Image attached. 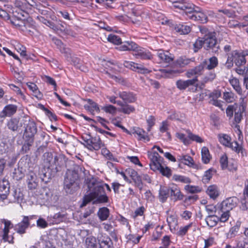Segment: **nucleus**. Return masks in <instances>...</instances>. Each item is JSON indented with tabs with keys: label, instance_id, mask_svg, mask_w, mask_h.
I'll list each match as a JSON object with an SVG mask.
<instances>
[{
	"label": "nucleus",
	"instance_id": "nucleus-63",
	"mask_svg": "<svg viewBox=\"0 0 248 248\" xmlns=\"http://www.w3.org/2000/svg\"><path fill=\"white\" fill-rule=\"evenodd\" d=\"M59 49L62 53L64 54L67 60L72 58L71 50L69 48L66 47L65 45H63L62 47H60Z\"/></svg>",
	"mask_w": 248,
	"mask_h": 248
},
{
	"label": "nucleus",
	"instance_id": "nucleus-11",
	"mask_svg": "<svg viewBox=\"0 0 248 248\" xmlns=\"http://www.w3.org/2000/svg\"><path fill=\"white\" fill-rule=\"evenodd\" d=\"M238 202V199L236 197H230L224 200L220 205L225 212L230 211L235 207Z\"/></svg>",
	"mask_w": 248,
	"mask_h": 248
},
{
	"label": "nucleus",
	"instance_id": "nucleus-34",
	"mask_svg": "<svg viewBox=\"0 0 248 248\" xmlns=\"http://www.w3.org/2000/svg\"><path fill=\"white\" fill-rule=\"evenodd\" d=\"M1 222L4 224L3 239L5 241H8L11 242V241L8 240V232L9 228L12 227L11 226L12 225V224L10 221L6 220L4 219L1 220Z\"/></svg>",
	"mask_w": 248,
	"mask_h": 248
},
{
	"label": "nucleus",
	"instance_id": "nucleus-22",
	"mask_svg": "<svg viewBox=\"0 0 248 248\" xmlns=\"http://www.w3.org/2000/svg\"><path fill=\"white\" fill-rule=\"evenodd\" d=\"M119 97L121 98L124 103H133L136 100L135 95L131 92H119L118 93Z\"/></svg>",
	"mask_w": 248,
	"mask_h": 248
},
{
	"label": "nucleus",
	"instance_id": "nucleus-40",
	"mask_svg": "<svg viewBox=\"0 0 248 248\" xmlns=\"http://www.w3.org/2000/svg\"><path fill=\"white\" fill-rule=\"evenodd\" d=\"M228 147L237 153H241L242 156H244L246 155L245 150L237 141H235L230 143Z\"/></svg>",
	"mask_w": 248,
	"mask_h": 248
},
{
	"label": "nucleus",
	"instance_id": "nucleus-7",
	"mask_svg": "<svg viewBox=\"0 0 248 248\" xmlns=\"http://www.w3.org/2000/svg\"><path fill=\"white\" fill-rule=\"evenodd\" d=\"M191 10L186 9L184 11L187 17L193 20L198 21L201 23H204L207 21V16L202 11L201 8L196 6L192 3Z\"/></svg>",
	"mask_w": 248,
	"mask_h": 248
},
{
	"label": "nucleus",
	"instance_id": "nucleus-29",
	"mask_svg": "<svg viewBox=\"0 0 248 248\" xmlns=\"http://www.w3.org/2000/svg\"><path fill=\"white\" fill-rule=\"evenodd\" d=\"M23 199V194L20 189H15L10 196L9 201L11 202H19Z\"/></svg>",
	"mask_w": 248,
	"mask_h": 248
},
{
	"label": "nucleus",
	"instance_id": "nucleus-19",
	"mask_svg": "<svg viewBox=\"0 0 248 248\" xmlns=\"http://www.w3.org/2000/svg\"><path fill=\"white\" fill-rule=\"evenodd\" d=\"M29 225V217L24 216L22 221L16 225L15 230L17 233L22 234L26 232V230L28 228Z\"/></svg>",
	"mask_w": 248,
	"mask_h": 248
},
{
	"label": "nucleus",
	"instance_id": "nucleus-56",
	"mask_svg": "<svg viewBox=\"0 0 248 248\" xmlns=\"http://www.w3.org/2000/svg\"><path fill=\"white\" fill-rule=\"evenodd\" d=\"M107 39L108 41L115 45H122V44L121 38L115 34H109Z\"/></svg>",
	"mask_w": 248,
	"mask_h": 248
},
{
	"label": "nucleus",
	"instance_id": "nucleus-47",
	"mask_svg": "<svg viewBox=\"0 0 248 248\" xmlns=\"http://www.w3.org/2000/svg\"><path fill=\"white\" fill-rule=\"evenodd\" d=\"M204 61H206L207 62V65L205 67L208 70H211L217 66L218 64V60L216 57L213 56L209 58L208 60L205 59Z\"/></svg>",
	"mask_w": 248,
	"mask_h": 248
},
{
	"label": "nucleus",
	"instance_id": "nucleus-61",
	"mask_svg": "<svg viewBox=\"0 0 248 248\" xmlns=\"http://www.w3.org/2000/svg\"><path fill=\"white\" fill-rule=\"evenodd\" d=\"M132 179L134 182L135 186H137L139 188V189L141 190L143 186V183L142 182L141 175L138 174Z\"/></svg>",
	"mask_w": 248,
	"mask_h": 248
},
{
	"label": "nucleus",
	"instance_id": "nucleus-28",
	"mask_svg": "<svg viewBox=\"0 0 248 248\" xmlns=\"http://www.w3.org/2000/svg\"><path fill=\"white\" fill-rule=\"evenodd\" d=\"M17 107L14 105H8L5 106L3 110L0 113V117L4 118L6 116H11L16 113Z\"/></svg>",
	"mask_w": 248,
	"mask_h": 248
},
{
	"label": "nucleus",
	"instance_id": "nucleus-5",
	"mask_svg": "<svg viewBox=\"0 0 248 248\" xmlns=\"http://www.w3.org/2000/svg\"><path fill=\"white\" fill-rule=\"evenodd\" d=\"M203 47L204 49L212 53H217L219 48L215 32H208L203 35Z\"/></svg>",
	"mask_w": 248,
	"mask_h": 248
},
{
	"label": "nucleus",
	"instance_id": "nucleus-30",
	"mask_svg": "<svg viewBox=\"0 0 248 248\" xmlns=\"http://www.w3.org/2000/svg\"><path fill=\"white\" fill-rule=\"evenodd\" d=\"M220 166L222 170H225L227 168L230 171H236L237 170L236 167H233V168L231 167V163H228V157L226 155L224 154L222 155L220 158Z\"/></svg>",
	"mask_w": 248,
	"mask_h": 248
},
{
	"label": "nucleus",
	"instance_id": "nucleus-64",
	"mask_svg": "<svg viewBox=\"0 0 248 248\" xmlns=\"http://www.w3.org/2000/svg\"><path fill=\"white\" fill-rule=\"evenodd\" d=\"M185 189L189 193H196L201 191V188L198 186H194L190 185H186L185 186Z\"/></svg>",
	"mask_w": 248,
	"mask_h": 248
},
{
	"label": "nucleus",
	"instance_id": "nucleus-13",
	"mask_svg": "<svg viewBox=\"0 0 248 248\" xmlns=\"http://www.w3.org/2000/svg\"><path fill=\"white\" fill-rule=\"evenodd\" d=\"M133 55L136 58L142 60H151L153 58V55L149 51L139 46L133 53Z\"/></svg>",
	"mask_w": 248,
	"mask_h": 248
},
{
	"label": "nucleus",
	"instance_id": "nucleus-23",
	"mask_svg": "<svg viewBox=\"0 0 248 248\" xmlns=\"http://www.w3.org/2000/svg\"><path fill=\"white\" fill-rule=\"evenodd\" d=\"M128 103H124L119 100L118 105L120 107L118 109L119 111L125 114H129L131 113L134 112L135 111V108L134 106L129 105Z\"/></svg>",
	"mask_w": 248,
	"mask_h": 248
},
{
	"label": "nucleus",
	"instance_id": "nucleus-36",
	"mask_svg": "<svg viewBox=\"0 0 248 248\" xmlns=\"http://www.w3.org/2000/svg\"><path fill=\"white\" fill-rule=\"evenodd\" d=\"M23 160L24 162L25 161V160H24V159L22 158L20 161L18 163V168L17 169H15L14 170V171L13 173V177L14 179L16 180H20L24 176V172H22V170L24 171L23 169H22L21 168V166L19 165V163L22 161Z\"/></svg>",
	"mask_w": 248,
	"mask_h": 248
},
{
	"label": "nucleus",
	"instance_id": "nucleus-24",
	"mask_svg": "<svg viewBox=\"0 0 248 248\" xmlns=\"http://www.w3.org/2000/svg\"><path fill=\"white\" fill-rule=\"evenodd\" d=\"M157 55L162 62L166 63H170L173 61L174 59V56L173 54L168 51H164L162 50H159Z\"/></svg>",
	"mask_w": 248,
	"mask_h": 248
},
{
	"label": "nucleus",
	"instance_id": "nucleus-20",
	"mask_svg": "<svg viewBox=\"0 0 248 248\" xmlns=\"http://www.w3.org/2000/svg\"><path fill=\"white\" fill-rule=\"evenodd\" d=\"M35 28V22L32 18L29 17H27L23 25V27H22L21 31L24 32H28L31 35L33 33L32 31L33 29Z\"/></svg>",
	"mask_w": 248,
	"mask_h": 248
},
{
	"label": "nucleus",
	"instance_id": "nucleus-43",
	"mask_svg": "<svg viewBox=\"0 0 248 248\" xmlns=\"http://www.w3.org/2000/svg\"><path fill=\"white\" fill-rule=\"evenodd\" d=\"M112 245L113 243L109 237L99 240V248H111Z\"/></svg>",
	"mask_w": 248,
	"mask_h": 248
},
{
	"label": "nucleus",
	"instance_id": "nucleus-17",
	"mask_svg": "<svg viewBox=\"0 0 248 248\" xmlns=\"http://www.w3.org/2000/svg\"><path fill=\"white\" fill-rule=\"evenodd\" d=\"M173 7L185 11L186 9L191 10L193 6L192 3L186 0H171Z\"/></svg>",
	"mask_w": 248,
	"mask_h": 248
},
{
	"label": "nucleus",
	"instance_id": "nucleus-25",
	"mask_svg": "<svg viewBox=\"0 0 248 248\" xmlns=\"http://www.w3.org/2000/svg\"><path fill=\"white\" fill-rule=\"evenodd\" d=\"M55 167H56L55 172L59 170V168L64 165L67 160V158L65 155L62 154H58L54 156Z\"/></svg>",
	"mask_w": 248,
	"mask_h": 248
},
{
	"label": "nucleus",
	"instance_id": "nucleus-15",
	"mask_svg": "<svg viewBox=\"0 0 248 248\" xmlns=\"http://www.w3.org/2000/svg\"><path fill=\"white\" fill-rule=\"evenodd\" d=\"M10 185L9 181L5 178L0 180V197L4 200L7 198L9 193Z\"/></svg>",
	"mask_w": 248,
	"mask_h": 248
},
{
	"label": "nucleus",
	"instance_id": "nucleus-10",
	"mask_svg": "<svg viewBox=\"0 0 248 248\" xmlns=\"http://www.w3.org/2000/svg\"><path fill=\"white\" fill-rule=\"evenodd\" d=\"M234 58V62L237 66L245 65L246 63L245 56L248 55V50L244 51H238L234 50L232 51Z\"/></svg>",
	"mask_w": 248,
	"mask_h": 248
},
{
	"label": "nucleus",
	"instance_id": "nucleus-57",
	"mask_svg": "<svg viewBox=\"0 0 248 248\" xmlns=\"http://www.w3.org/2000/svg\"><path fill=\"white\" fill-rule=\"evenodd\" d=\"M172 179L175 181L181 182L186 184L191 183V180L188 177L179 175H174L172 177Z\"/></svg>",
	"mask_w": 248,
	"mask_h": 248
},
{
	"label": "nucleus",
	"instance_id": "nucleus-51",
	"mask_svg": "<svg viewBox=\"0 0 248 248\" xmlns=\"http://www.w3.org/2000/svg\"><path fill=\"white\" fill-rule=\"evenodd\" d=\"M133 71L137 72L141 74H148L151 71L145 68L143 65L135 62V64L133 66Z\"/></svg>",
	"mask_w": 248,
	"mask_h": 248
},
{
	"label": "nucleus",
	"instance_id": "nucleus-52",
	"mask_svg": "<svg viewBox=\"0 0 248 248\" xmlns=\"http://www.w3.org/2000/svg\"><path fill=\"white\" fill-rule=\"evenodd\" d=\"M230 83L233 87L235 91L239 94L242 95V90L240 86L239 80L233 78L230 80Z\"/></svg>",
	"mask_w": 248,
	"mask_h": 248
},
{
	"label": "nucleus",
	"instance_id": "nucleus-12",
	"mask_svg": "<svg viewBox=\"0 0 248 248\" xmlns=\"http://www.w3.org/2000/svg\"><path fill=\"white\" fill-rule=\"evenodd\" d=\"M206 65L207 62L206 61H203L198 66L188 69L186 73V76L188 78H191L194 76H199L202 75Z\"/></svg>",
	"mask_w": 248,
	"mask_h": 248
},
{
	"label": "nucleus",
	"instance_id": "nucleus-3",
	"mask_svg": "<svg viewBox=\"0 0 248 248\" xmlns=\"http://www.w3.org/2000/svg\"><path fill=\"white\" fill-rule=\"evenodd\" d=\"M19 165L27 174V183L29 188L31 190L35 189L38 186V182L37 176L33 171V164L30 159L26 158L25 161L22 160L19 163Z\"/></svg>",
	"mask_w": 248,
	"mask_h": 248
},
{
	"label": "nucleus",
	"instance_id": "nucleus-58",
	"mask_svg": "<svg viewBox=\"0 0 248 248\" xmlns=\"http://www.w3.org/2000/svg\"><path fill=\"white\" fill-rule=\"evenodd\" d=\"M159 170L163 176L168 178L171 175V170L168 167H164L161 165L160 168H158V170Z\"/></svg>",
	"mask_w": 248,
	"mask_h": 248
},
{
	"label": "nucleus",
	"instance_id": "nucleus-46",
	"mask_svg": "<svg viewBox=\"0 0 248 248\" xmlns=\"http://www.w3.org/2000/svg\"><path fill=\"white\" fill-rule=\"evenodd\" d=\"M206 192L210 197L213 199H216L219 195L217 187L215 185L209 186L207 189Z\"/></svg>",
	"mask_w": 248,
	"mask_h": 248
},
{
	"label": "nucleus",
	"instance_id": "nucleus-49",
	"mask_svg": "<svg viewBox=\"0 0 248 248\" xmlns=\"http://www.w3.org/2000/svg\"><path fill=\"white\" fill-rule=\"evenodd\" d=\"M202 158L204 164H207L209 162L211 156L208 149L206 147H203L201 151Z\"/></svg>",
	"mask_w": 248,
	"mask_h": 248
},
{
	"label": "nucleus",
	"instance_id": "nucleus-44",
	"mask_svg": "<svg viewBox=\"0 0 248 248\" xmlns=\"http://www.w3.org/2000/svg\"><path fill=\"white\" fill-rule=\"evenodd\" d=\"M18 120L16 118H12L7 123L8 128L12 131H16L18 128Z\"/></svg>",
	"mask_w": 248,
	"mask_h": 248
},
{
	"label": "nucleus",
	"instance_id": "nucleus-54",
	"mask_svg": "<svg viewBox=\"0 0 248 248\" xmlns=\"http://www.w3.org/2000/svg\"><path fill=\"white\" fill-rule=\"evenodd\" d=\"M220 207V205L216 206L211 204L206 206L205 209L208 215H216L218 214Z\"/></svg>",
	"mask_w": 248,
	"mask_h": 248
},
{
	"label": "nucleus",
	"instance_id": "nucleus-4",
	"mask_svg": "<svg viewBox=\"0 0 248 248\" xmlns=\"http://www.w3.org/2000/svg\"><path fill=\"white\" fill-rule=\"evenodd\" d=\"M22 123L25 128L24 139H29L30 141L34 140V135L37 130L35 123L29 117H25L22 120Z\"/></svg>",
	"mask_w": 248,
	"mask_h": 248
},
{
	"label": "nucleus",
	"instance_id": "nucleus-50",
	"mask_svg": "<svg viewBox=\"0 0 248 248\" xmlns=\"http://www.w3.org/2000/svg\"><path fill=\"white\" fill-rule=\"evenodd\" d=\"M178 160L181 163L189 166L193 164V159L189 155H180L178 157Z\"/></svg>",
	"mask_w": 248,
	"mask_h": 248
},
{
	"label": "nucleus",
	"instance_id": "nucleus-16",
	"mask_svg": "<svg viewBox=\"0 0 248 248\" xmlns=\"http://www.w3.org/2000/svg\"><path fill=\"white\" fill-rule=\"evenodd\" d=\"M14 6L17 8L16 11L17 12V14L19 13L22 17H27L28 16L27 10L28 9V4L26 2H23L19 0H16L14 1Z\"/></svg>",
	"mask_w": 248,
	"mask_h": 248
},
{
	"label": "nucleus",
	"instance_id": "nucleus-18",
	"mask_svg": "<svg viewBox=\"0 0 248 248\" xmlns=\"http://www.w3.org/2000/svg\"><path fill=\"white\" fill-rule=\"evenodd\" d=\"M16 11H13L14 16L12 18H10L9 21L16 29L21 30L22 27H23L24 23L26 19H21L22 16L19 15V13L16 15Z\"/></svg>",
	"mask_w": 248,
	"mask_h": 248
},
{
	"label": "nucleus",
	"instance_id": "nucleus-2",
	"mask_svg": "<svg viewBox=\"0 0 248 248\" xmlns=\"http://www.w3.org/2000/svg\"><path fill=\"white\" fill-rule=\"evenodd\" d=\"M82 171V168L77 164L73 165L72 170L68 169L64 180V189L67 194H72L79 188L78 180L79 172Z\"/></svg>",
	"mask_w": 248,
	"mask_h": 248
},
{
	"label": "nucleus",
	"instance_id": "nucleus-8",
	"mask_svg": "<svg viewBox=\"0 0 248 248\" xmlns=\"http://www.w3.org/2000/svg\"><path fill=\"white\" fill-rule=\"evenodd\" d=\"M149 157L150 159L151 162L150 166L151 170L156 171L160 168L163 160V158L159 155L156 152L150 153L148 154Z\"/></svg>",
	"mask_w": 248,
	"mask_h": 248
},
{
	"label": "nucleus",
	"instance_id": "nucleus-41",
	"mask_svg": "<svg viewBox=\"0 0 248 248\" xmlns=\"http://www.w3.org/2000/svg\"><path fill=\"white\" fill-rule=\"evenodd\" d=\"M97 215L101 221L106 220L109 217V210L106 207L100 208L97 212Z\"/></svg>",
	"mask_w": 248,
	"mask_h": 248
},
{
	"label": "nucleus",
	"instance_id": "nucleus-6",
	"mask_svg": "<svg viewBox=\"0 0 248 248\" xmlns=\"http://www.w3.org/2000/svg\"><path fill=\"white\" fill-rule=\"evenodd\" d=\"M84 146L90 151H98L104 146V143L98 136L91 137V135L82 136Z\"/></svg>",
	"mask_w": 248,
	"mask_h": 248
},
{
	"label": "nucleus",
	"instance_id": "nucleus-37",
	"mask_svg": "<svg viewBox=\"0 0 248 248\" xmlns=\"http://www.w3.org/2000/svg\"><path fill=\"white\" fill-rule=\"evenodd\" d=\"M207 225L210 227H213L217 225L219 221L217 215H208L205 219Z\"/></svg>",
	"mask_w": 248,
	"mask_h": 248
},
{
	"label": "nucleus",
	"instance_id": "nucleus-38",
	"mask_svg": "<svg viewBox=\"0 0 248 248\" xmlns=\"http://www.w3.org/2000/svg\"><path fill=\"white\" fill-rule=\"evenodd\" d=\"M133 134H137L140 140H142L144 141H149L150 140V138L147 133L140 128H137L135 129Z\"/></svg>",
	"mask_w": 248,
	"mask_h": 248
},
{
	"label": "nucleus",
	"instance_id": "nucleus-26",
	"mask_svg": "<svg viewBox=\"0 0 248 248\" xmlns=\"http://www.w3.org/2000/svg\"><path fill=\"white\" fill-rule=\"evenodd\" d=\"M245 110V107L243 104L235 105L234 108V121L236 123H239L241 122Z\"/></svg>",
	"mask_w": 248,
	"mask_h": 248
},
{
	"label": "nucleus",
	"instance_id": "nucleus-39",
	"mask_svg": "<svg viewBox=\"0 0 248 248\" xmlns=\"http://www.w3.org/2000/svg\"><path fill=\"white\" fill-rule=\"evenodd\" d=\"M87 102L89 103V105H85L84 106L85 109L88 110L91 113H93L94 111H100L99 108L96 103L90 99H88Z\"/></svg>",
	"mask_w": 248,
	"mask_h": 248
},
{
	"label": "nucleus",
	"instance_id": "nucleus-9",
	"mask_svg": "<svg viewBox=\"0 0 248 248\" xmlns=\"http://www.w3.org/2000/svg\"><path fill=\"white\" fill-rule=\"evenodd\" d=\"M43 158L45 167L55 172L56 167H55L54 156H53L52 154L50 152H46L44 154Z\"/></svg>",
	"mask_w": 248,
	"mask_h": 248
},
{
	"label": "nucleus",
	"instance_id": "nucleus-59",
	"mask_svg": "<svg viewBox=\"0 0 248 248\" xmlns=\"http://www.w3.org/2000/svg\"><path fill=\"white\" fill-rule=\"evenodd\" d=\"M219 140L220 142L225 146H229L230 145L231 138L226 134H223L222 136L219 135Z\"/></svg>",
	"mask_w": 248,
	"mask_h": 248
},
{
	"label": "nucleus",
	"instance_id": "nucleus-60",
	"mask_svg": "<svg viewBox=\"0 0 248 248\" xmlns=\"http://www.w3.org/2000/svg\"><path fill=\"white\" fill-rule=\"evenodd\" d=\"M102 109L106 113H108L112 115H114L116 113L117 108L113 105H107L104 106Z\"/></svg>",
	"mask_w": 248,
	"mask_h": 248
},
{
	"label": "nucleus",
	"instance_id": "nucleus-45",
	"mask_svg": "<svg viewBox=\"0 0 248 248\" xmlns=\"http://www.w3.org/2000/svg\"><path fill=\"white\" fill-rule=\"evenodd\" d=\"M217 216L219 221L225 222L228 220L230 217V211L225 212L223 208L220 207Z\"/></svg>",
	"mask_w": 248,
	"mask_h": 248
},
{
	"label": "nucleus",
	"instance_id": "nucleus-21",
	"mask_svg": "<svg viewBox=\"0 0 248 248\" xmlns=\"http://www.w3.org/2000/svg\"><path fill=\"white\" fill-rule=\"evenodd\" d=\"M139 45L132 41L124 42L117 48L120 51H132L134 52L138 48Z\"/></svg>",
	"mask_w": 248,
	"mask_h": 248
},
{
	"label": "nucleus",
	"instance_id": "nucleus-32",
	"mask_svg": "<svg viewBox=\"0 0 248 248\" xmlns=\"http://www.w3.org/2000/svg\"><path fill=\"white\" fill-rule=\"evenodd\" d=\"M161 76L164 78H171L175 74H180L182 72L178 69H161L159 70Z\"/></svg>",
	"mask_w": 248,
	"mask_h": 248
},
{
	"label": "nucleus",
	"instance_id": "nucleus-62",
	"mask_svg": "<svg viewBox=\"0 0 248 248\" xmlns=\"http://www.w3.org/2000/svg\"><path fill=\"white\" fill-rule=\"evenodd\" d=\"M186 132L188 134L189 140L195 141L198 143H202L203 142V140L198 135L193 134L190 130H187Z\"/></svg>",
	"mask_w": 248,
	"mask_h": 248
},
{
	"label": "nucleus",
	"instance_id": "nucleus-1",
	"mask_svg": "<svg viewBox=\"0 0 248 248\" xmlns=\"http://www.w3.org/2000/svg\"><path fill=\"white\" fill-rule=\"evenodd\" d=\"M86 184L89 193L85 195L83 198L81 207L85 206L87 203L93 201V204L104 203L108 202L103 183L94 177L86 179Z\"/></svg>",
	"mask_w": 248,
	"mask_h": 248
},
{
	"label": "nucleus",
	"instance_id": "nucleus-55",
	"mask_svg": "<svg viewBox=\"0 0 248 248\" xmlns=\"http://www.w3.org/2000/svg\"><path fill=\"white\" fill-rule=\"evenodd\" d=\"M25 140L24 143L22 146L21 149V153L23 154H25L28 152L30 150L31 147L32 146V143H33L34 140L32 141L29 140V139H24Z\"/></svg>",
	"mask_w": 248,
	"mask_h": 248
},
{
	"label": "nucleus",
	"instance_id": "nucleus-27",
	"mask_svg": "<svg viewBox=\"0 0 248 248\" xmlns=\"http://www.w3.org/2000/svg\"><path fill=\"white\" fill-rule=\"evenodd\" d=\"M195 61L194 58H188L186 56H181L178 58L174 62V65L176 67H184L189 64L191 62Z\"/></svg>",
	"mask_w": 248,
	"mask_h": 248
},
{
	"label": "nucleus",
	"instance_id": "nucleus-42",
	"mask_svg": "<svg viewBox=\"0 0 248 248\" xmlns=\"http://www.w3.org/2000/svg\"><path fill=\"white\" fill-rule=\"evenodd\" d=\"M174 30L181 34H186L190 31L189 26L183 24L176 25L174 27Z\"/></svg>",
	"mask_w": 248,
	"mask_h": 248
},
{
	"label": "nucleus",
	"instance_id": "nucleus-48",
	"mask_svg": "<svg viewBox=\"0 0 248 248\" xmlns=\"http://www.w3.org/2000/svg\"><path fill=\"white\" fill-rule=\"evenodd\" d=\"M167 220L171 232L175 231L178 225L176 217L174 216H170L167 218Z\"/></svg>",
	"mask_w": 248,
	"mask_h": 248
},
{
	"label": "nucleus",
	"instance_id": "nucleus-35",
	"mask_svg": "<svg viewBox=\"0 0 248 248\" xmlns=\"http://www.w3.org/2000/svg\"><path fill=\"white\" fill-rule=\"evenodd\" d=\"M85 243L87 248H99V240H97L93 236L88 237L86 239Z\"/></svg>",
	"mask_w": 248,
	"mask_h": 248
},
{
	"label": "nucleus",
	"instance_id": "nucleus-53",
	"mask_svg": "<svg viewBox=\"0 0 248 248\" xmlns=\"http://www.w3.org/2000/svg\"><path fill=\"white\" fill-rule=\"evenodd\" d=\"M170 194V189L167 187H163L159 191V199L162 202H164Z\"/></svg>",
	"mask_w": 248,
	"mask_h": 248
},
{
	"label": "nucleus",
	"instance_id": "nucleus-31",
	"mask_svg": "<svg viewBox=\"0 0 248 248\" xmlns=\"http://www.w3.org/2000/svg\"><path fill=\"white\" fill-rule=\"evenodd\" d=\"M170 195L174 201L182 200L183 199V195L177 186H174L170 188Z\"/></svg>",
	"mask_w": 248,
	"mask_h": 248
},
{
	"label": "nucleus",
	"instance_id": "nucleus-14",
	"mask_svg": "<svg viewBox=\"0 0 248 248\" xmlns=\"http://www.w3.org/2000/svg\"><path fill=\"white\" fill-rule=\"evenodd\" d=\"M198 81L197 77L196 76L194 78L190 79H187L186 80L181 79L178 80L176 81V85L177 88L179 90H184L190 86H197V82Z\"/></svg>",
	"mask_w": 248,
	"mask_h": 248
},
{
	"label": "nucleus",
	"instance_id": "nucleus-33",
	"mask_svg": "<svg viewBox=\"0 0 248 248\" xmlns=\"http://www.w3.org/2000/svg\"><path fill=\"white\" fill-rule=\"evenodd\" d=\"M68 61H71L75 66L81 71L84 72L88 71L87 68L82 64V62L78 58L72 56V58L69 59Z\"/></svg>",
	"mask_w": 248,
	"mask_h": 248
}]
</instances>
